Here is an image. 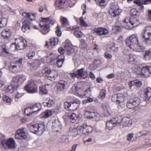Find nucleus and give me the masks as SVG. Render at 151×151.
Returning a JSON list of instances; mask_svg holds the SVG:
<instances>
[{"label":"nucleus","instance_id":"nucleus-51","mask_svg":"<svg viewBox=\"0 0 151 151\" xmlns=\"http://www.w3.org/2000/svg\"><path fill=\"white\" fill-rule=\"evenodd\" d=\"M57 29L56 30V34L58 37L61 36L62 32L60 30V27L59 26H57L56 27Z\"/></svg>","mask_w":151,"mask_h":151},{"label":"nucleus","instance_id":"nucleus-29","mask_svg":"<svg viewBox=\"0 0 151 151\" xmlns=\"http://www.w3.org/2000/svg\"><path fill=\"white\" fill-rule=\"evenodd\" d=\"M58 76L57 72L55 70H53L51 71L47 76V77L49 79L51 80V79L52 78L55 79Z\"/></svg>","mask_w":151,"mask_h":151},{"label":"nucleus","instance_id":"nucleus-21","mask_svg":"<svg viewBox=\"0 0 151 151\" xmlns=\"http://www.w3.org/2000/svg\"><path fill=\"white\" fill-rule=\"evenodd\" d=\"M45 106H46L48 107L53 106L54 104L53 98L52 97H48L46 98L45 102L43 103Z\"/></svg>","mask_w":151,"mask_h":151},{"label":"nucleus","instance_id":"nucleus-20","mask_svg":"<svg viewBox=\"0 0 151 151\" xmlns=\"http://www.w3.org/2000/svg\"><path fill=\"white\" fill-rule=\"evenodd\" d=\"M62 127V126L60 124L58 121H55L52 122V130L54 132H60Z\"/></svg>","mask_w":151,"mask_h":151},{"label":"nucleus","instance_id":"nucleus-40","mask_svg":"<svg viewBox=\"0 0 151 151\" xmlns=\"http://www.w3.org/2000/svg\"><path fill=\"white\" fill-rule=\"evenodd\" d=\"M144 58L145 60H149L151 58V48L150 49L148 50L145 52Z\"/></svg>","mask_w":151,"mask_h":151},{"label":"nucleus","instance_id":"nucleus-38","mask_svg":"<svg viewBox=\"0 0 151 151\" xmlns=\"http://www.w3.org/2000/svg\"><path fill=\"white\" fill-rule=\"evenodd\" d=\"M129 20L130 25L133 27H136L138 25L139 21L136 18L130 19Z\"/></svg>","mask_w":151,"mask_h":151},{"label":"nucleus","instance_id":"nucleus-16","mask_svg":"<svg viewBox=\"0 0 151 151\" xmlns=\"http://www.w3.org/2000/svg\"><path fill=\"white\" fill-rule=\"evenodd\" d=\"M24 128H23L17 130L15 135V137L16 139H22L27 138V136L24 130Z\"/></svg>","mask_w":151,"mask_h":151},{"label":"nucleus","instance_id":"nucleus-44","mask_svg":"<svg viewBox=\"0 0 151 151\" xmlns=\"http://www.w3.org/2000/svg\"><path fill=\"white\" fill-rule=\"evenodd\" d=\"M7 22V20L6 18H1L0 19V28L6 26Z\"/></svg>","mask_w":151,"mask_h":151},{"label":"nucleus","instance_id":"nucleus-37","mask_svg":"<svg viewBox=\"0 0 151 151\" xmlns=\"http://www.w3.org/2000/svg\"><path fill=\"white\" fill-rule=\"evenodd\" d=\"M52 115V111L49 110H46L41 114L42 116L45 118H47Z\"/></svg>","mask_w":151,"mask_h":151},{"label":"nucleus","instance_id":"nucleus-52","mask_svg":"<svg viewBox=\"0 0 151 151\" xmlns=\"http://www.w3.org/2000/svg\"><path fill=\"white\" fill-rule=\"evenodd\" d=\"M106 91L105 90H102L99 93V97L102 99L104 98L106 95Z\"/></svg>","mask_w":151,"mask_h":151},{"label":"nucleus","instance_id":"nucleus-46","mask_svg":"<svg viewBox=\"0 0 151 151\" xmlns=\"http://www.w3.org/2000/svg\"><path fill=\"white\" fill-rule=\"evenodd\" d=\"M50 40L51 41V45L52 47L57 45L58 43V41L57 38L54 37L52 39H51Z\"/></svg>","mask_w":151,"mask_h":151},{"label":"nucleus","instance_id":"nucleus-28","mask_svg":"<svg viewBox=\"0 0 151 151\" xmlns=\"http://www.w3.org/2000/svg\"><path fill=\"white\" fill-rule=\"evenodd\" d=\"M116 125L112 119L109 121H107L106 122V128L109 130L112 129Z\"/></svg>","mask_w":151,"mask_h":151},{"label":"nucleus","instance_id":"nucleus-53","mask_svg":"<svg viewBox=\"0 0 151 151\" xmlns=\"http://www.w3.org/2000/svg\"><path fill=\"white\" fill-rule=\"evenodd\" d=\"M42 144V140L40 139H38L34 142L33 144L34 145H36L37 146L40 147L41 146Z\"/></svg>","mask_w":151,"mask_h":151},{"label":"nucleus","instance_id":"nucleus-61","mask_svg":"<svg viewBox=\"0 0 151 151\" xmlns=\"http://www.w3.org/2000/svg\"><path fill=\"white\" fill-rule=\"evenodd\" d=\"M104 54V57L107 59H111L112 57V55L107 52H105Z\"/></svg>","mask_w":151,"mask_h":151},{"label":"nucleus","instance_id":"nucleus-10","mask_svg":"<svg viewBox=\"0 0 151 151\" xmlns=\"http://www.w3.org/2000/svg\"><path fill=\"white\" fill-rule=\"evenodd\" d=\"M110 9L109 10V16L111 18L115 17L120 14L119 9L117 5H115L114 3L110 4Z\"/></svg>","mask_w":151,"mask_h":151},{"label":"nucleus","instance_id":"nucleus-18","mask_svg":"<svg viewBox=\"0 0 151 151\" xmlns=\"http://www.w3.org/2000/svg\"><path fill=\"white\" fill-rule=\"evenodd\" d=\"M64 47L67 51V54L68 55H70L74 52V50L72 48V45L68 40L66 41Z\"/></svg>","mask_w":151,"mask_h":151},{"label":"nucleus","instance_id":"nucleus-14","mask_svg":"<svg viewBox=\"0 0 151 151\" xmlns=\"http://www.w3.org/2000/svg\"><path fill=\"white\" fill-rule=\"evenodd\" d=\"M60 21L61 24V26L62 28L68 30L70 29L69 22L66 18L61 16Z\"/></svg>","mask_w":151,"mask_h":151},{"label":"nucleus","instance_id":"nucleus-1","mask_svg":"<svg viewBox=\"0 0 151 151\" xmlns=\"http://www.w3.org/2000/svg\"><path fill=\"white\" fill-rule=\"evenodd\" d=\"M127 45L131 49L138 52H142V47L139 45L137 36L136 35H131L126 41Z\"/></svg>","mask_w":151,"mask_h":151},{"label":"nucleus","instance_id":"nucleus-58","mask_svg":"<svg viewBox=\"0 0 151 151\" xmlns=\"http://www.w3.org/2000/svg\"><path fill=\"white\" fill-rule=\"evenodd\" d=\"M70 76L72 78V80H70L71 82H73L74 81V78H75L77 76V74L76 73H70Z\"/></svg>","mask_w":151,"mask_h":151},{"label":"nucleus","instance_id":"nucleus-55","mask_svg":"<svg viewBox=\"0 0 151 151\" xmlns=\"http://www.w3.org/2000/svg\"><path fill=\"white\" fill-rule=\"evenodd\" d=\"M40 91L41 93L42 94H46L48 93V91L42 87H40Z\"/></svg>","mask_w":151,"mask_h":151},{"label":"nucleus","instance_id":"nucleus-54","mask_svg":"<svg viewBox=\"0 0 151 151\" xmlns=\"http://www.w3.org/2000/svg\"><path fill=\"white\" fill-rule=\"evenodd\" d=\"M108 0H98L100 5L101 6H104L107 4Z\"/></svg>","mask_w":151,"mask_h":151},{"label":"nucleus","instance_id":"nucleus-57","mask_svg":"<svg viewBox=\"0 0 151 151\" xmlns=\"http://www.w3.org/2000/svg\"><path fill=\"white\" fill-rule=\"evenodd\" d=\"M35 54V52L33 51H30L28 54V57L29 59H31L33 58Z\"/></svg>","mask_w":151,"mask_h":151},{"label":"nucleus","instance_id":"nucleus-8","mask_svg":"<svg viewBox=\"0 0 151 151\" xmlns=\"http://www.w3.org/2000/svg\"><path fill=\"white\" fill-rule=\"evenodd\" d=\"M22 59L20 58L15 63L12 64L9 66L10 70L14 73L17 72L22 66Z\"/></svg>","mask_w":151,"mask_h":151},{"label":"nucleus","instance_id":"nucleus-4","mask_svg":"<svg viewBox=\"0 0 151 151\" xmlns=\"http://www.w3.org/2000/svg\"><path fill=\"white\" fill-rule=\"evenodd\" d=\"M80 104L81 102L79 100L77 99L69 103L65 102L64 103V106L65 109L70 111H74L79 107Z\"/></svg>","mask_w":151,"mask_h":151},{"label":"nucleus","instance_id":"nucleus-25","mask_svg":"<svg viewBox=\"0 0 151 151\" xmlns=\"http://www.w3.org/2000/svg\"><path fill=\"white\" fill-rule=\"evenodd\" d=\"M28 109H35L36 110V111H35L36 112H37L38 111L41 110V105L40 103H36L32 106H30L29 107L27 108L24 111L25 113L26 110Z\"/></svg>","mask_w":151,"mask_h":151},{"label":"nucleus","instance_id":"nucleus-41","mask_svg":"<svg viewBox=\"0 0 151 151\" xmlns=\"http://www.w3.org/2000/svg\"><path fill=\"white\" fill-rule=\"evenodd\" d=\"M88 46V44L86 43L85 40L83 39H81L80 41V47L82 48L86 49Z\"/></svg>","mask_w":151,"mask_h":151},{"label":"nucleus","instance_id":"nucleus-39","mask_svg":"<svg viewBox=\"0 0 151 151\" xmlns=\"http://www.w3.org/2000/svg\"><path fill=\"white\" fill-rule=\"evenodd\" d=\"M74 86L75 90L76 91L80 92L82 91V85L81 83H78L76 84H75Z\"/></svg>","mask_w":151,"mask_h":151},{"label":"nucleus","instance_id":"nucleus-42","mask_svg":"<svg viewBox=\"0 0 151 151\" xmlns=\"http://www.w3.org/2000/svg\"><path fill=\"white\" fill-rule=\"evenodd\" d=\"M51 71L50 68L47 67L44 68L42 70V73L44 76L47 77Z\"/></svg>","mask_w":151,"mask_h":151},{"label":"nucleus","instance_id":"nucleus-47","mask_svg":"<svg viewBox=\"0 0 151 151\" xmlns=\"http://www.w3.org/2000/svg\"><path fill=\"white\" fill-rule=\"evenodd\" d=\"M131 13L132 15L133 16H139L140 14V13L138 11H137L135 9H133L131 10Z\"/></svg>","mask_w":151,"mask_h":151},{"label":"nucleus","instance_id":"nucleus-13","mask_svg":"<svg viewBox=\"0 0 151 151\" xmlns=\"http://www.w3.org/2000/svg\"><path fill=\"white\" fill-rule=\"evenodd\" d=\"M142 77H148L151 75V67L146 66L143 67L141 70L140 73Z\"/></svg>","mask_w":151,"mask_h":151},{"label":"nucleus","instance_id":"nucleus-17","mask_svg":"<svg viewBox=\"0 0 151 151\" xmlns=\"http://www.w3.org/2000/svg\"><path fill=\"white\" fill-rule=\"evenodd\" d=\"M12 33V31L10 29H7L2 31L1 36L6 41H8L10 39Z\"/></svg>","mask_w":151,"mask_h":151},{"label":"nucleus","instance_id":"nucleus-31","mask_svg":"<svg viewBox=\"0 0 151 151\" xmlns=\"http://www.w3.org/2000/svg\"><path fill=\"white\" fill-rule=\"evenodd\" d=\"M69 139L65 135L63 136L61 138L59 139L58 142L61 144L65 145L69 142Z\"/></svg>","mask_w":151,"mask_h":151},{"label":"nucleus","instance_id":"nucleus-56","mask_svg":"<svg viewBox=\"0 0 151 151\" xmlns=\"http://www.w3.org/2000/svg\"><path fill=\"white\" fill-rule=\"evenodd\" d=\"M80 21L81 24V26L84 27H86L88 26V24H86V22L83 18V17H81L80 18Z\"/></svg>","mask_w":151,"mask_h":151},{"label":"nucleus","instance_id":"nucleus-26","mask_svg":"<svg viewBox=\"0 0 151 151\" xmlns=\"http://www.w3.org/2000/svg\"><path fill=\"white\" fill-rule=\"evenodd\" d=\"M43 26H40L41 28H42L43 29L41 31L42 34H46L50 30V26L49 24H47L46 22H43Z\"/></svg>","mask_w":151,"mask_h":151},{"label":"nucleus","instance_id":"nucleus-50","mask_svg":"<svg viewBox=\"0 0 151 151\" xmlns=\"http://www.w3.org/2000/svg\"><path fill=\"white\" fill-rule=\"evenodd\" d=\"M74 35L77 37H81L83 35L81 32L79 31H75L74 32Z\"/></svg>","mask_w":151,"mask_h":151},{"label":"nucleus","instance_id":"nucleus-9","mask_svg":"<svg viewBox=\"0 0 151 151\" xmlns=\"http://www.w3.org/2000/svg\"><path fill=\"white\" fill-rule=\"evenodd\" d=\"M26 79L25 76L23 74L14 76L12 78L11 83L12 84L15 83L16 85H19H19L25 80Z\"/></svg>","mask_w":151,"mask_h":151},{"label":"nucleus","instance_id":"nucleus-24","mask_svg":"<svg viewBox=\"0 0 151 151\" xmlns=\"http://www.w3.org/2000/svg\"><path fill=\"white\" fill-rule=\"evenodd\" d=\"M56 64L59 68L61 67L64 61V56L63 55H59L56 59Z\"/></svg>","mask_w":151,"mask_h":151},{"label":"nucleus","instance_id":"nucleus-7","mask_svg":"<svg viewBox=\"0 0 151 151\" xmlns=\"http://www.w3.org/2000/svg\"><path fill=\"white\" fill-rule=\"evenodd\" d=\"M140 102V100L138 97L130 99L128 101L127 106L129 109H131L138 106Z\"/></svg>","mask_w":151,"mask_h":151},{"label":"nucleus","instance_id":"nucleus-12","mask_svg":"<svg viewBox=\"0 0 151 151\" xmlns=\"http://www.w3.org/2000/svg\"><path fill=\"white\" fill-rule=\"evenodd\" d=\"M15 41H17L18 42L16 43L15 42L16 46L18 50H20L24 49L27 46L26 40L24 39L21 38L19 39H16Z\"/></svg>","mask_w":151,"mask_h":151},{"label":"nucleus","instance_id":"nucleus-32","mask_svg":"<svg viewBox=\"0 0 151 151\" xmlns=\"http://www.w3.org/2000/svg\"><path fill=\"white\" fill-rule=\"evenodd\" d=\"M38 131L39 133L38 134L39 135L42 134L45 130V124L43 122H42L41 124H38Z\"/></svg>","mask_w":151,"mask_h":151},{"label":"nucleus","instance_id":"nucleus-6","mask_svg":"<svg viewBox=\"0 0 151 151\" xmlns=\"http://www.w3.org/2000/svg\"><path fill=\"white\" fill-rule=\"evenodd\" d=\"M1 137L2 139H1V143L4 148L14 149L16 147L15 141L13 138H10L6 140L4 139V136H2Z\"/></svg>","mask_w":151,"mask_h":151},{"label":"nucleus","instance_id":"nucleus-15","mask_svg":"<svg viewBox=\"0 0 151 151\" xmlns=\"http://www.w3.org/2000/svg\"><path fill=\"white\" fill-rule=\"evenodd\" d=\"M93 33H96L99 36L105 35L108 33L109 31L106 29L102 27L96 28L93 30Z\"/></svg>","mask_w":151,"mask_h":151},{"label":"nucleus","instance_id":"nucleus-27","mask_svg":"<svg viewBox=\"0 0 151 151\" xmlns=\"http://www.w3.org/2000/svg\"><path fill=\"white\" fill-rule=\"evenodd\" d=\"M144 96L146 101H148L151 97V88H147L145 89Z\"/></svg>","mask_w":151,"mask_h":151},{"label":"nucleus","instance_id":"nucleus-45","mask_svg":"<svg viewBox=\"0 0 151 151\" xmlns=\"http://www.w3.org/2000/svg\"><path fill=\"white\" fill-rule=\"evenodd\" d=\"M69 117L70 120V122L72 123H74L75 122L77 118L76 115L74 113H72L71 114L69 115Z\"/></svg>","mask_w":151,"mask_h":151},{"label":"nucleus","instance_id":"nucleus-35","mask_svg":"<svg viewBox=\"0 0 151 151\" xmlns=\"http://www.w3.org/2000/svg\"><path fill=\"white\" fill-rule=\"evenodd\" d=\"M130 124L129 119L127 117H124L123 118L121 125L123 127H126L127 126H129Z\"/></svg>","mask_w":151,"mask_h":151},{"label":"nucleus","instance_id":"nucleus-5","mask_svg":"<svg viewBox=\"0 0 151 151\" xmlns=\"http://www.w3.org/2000/svg\"><path fill=\"white\" fill-rule=\"evenodd\" d=\"M24 89L29 93H35L38 91L37 86L33 80L28 81L27 84L24 87Z\"/></svg>","mask_w":151,"mask_h":151},{"label":"nucleus","instance_id":"nucleus-11","mask_svg":"<svg viewBox=\"0 0 151 151\" xmlns=\"http://www.w3.org/2000/svg\"><path fill=\"white\" fill-rule=\"evenodd\" d=\"M142 35V37L144 39V41L146 43L151 40V26L146 27Z\"/></svg>","mask_w":151,"mask_h":151},{"label":"nucleus","instance_id":"nucleus-30","mask_svg":"<svg viewBox=\"0 0 151 151\" xmlns=\"http://www.w3.org/2000/svg\"><path fill=\"white\" fill-rule=\"evenodd\" d=\"M128 84H132L134 85L136 87H138L141 86L142 84V82L138 80H136L133 81H131L128 83Z\"/></svg>","mask_w":151,"mask_h":151},{"label":"nucleus","instance_id":"nucleus-19","mask_svg":"<svg viewBox=\"0 0 151 151\" xmlns=\"http://www.w3.org/2000/svg\"><path fill=\"white\" fill-rule=\"evenodd\" d=\"M67 83L64 80H62L59 81L58 84V90L62 92L65 91L67 89Z\"/></svg>","mask_w":151,"mask_h":151},{"label":"nucleus","instance_id":"nucleus-43","mask_svg":"<svg viewBox=\"0 0 151 151\" xmlns=\"http://www.w3.org/2000/svg\"><path fill=\"white\" fill-rule=\"evenodd\" d=\"M119 97L116 94L114 95L111 97V100L113 102L116 101L117 104H120L122 101L119 100Z\"/></svg>","mask_w":151,"mask_h":151},{"label":"nucleus","instance_id":"nucleus-62","mask_svg":"<svg viewBox=\"0 0 151 151\" xmlns=\"http://www.w3.org/2000/svg\"><path fill=\"white\" fill-rule=\"evenodd\" d=\"M99 115L96 113L94 112H91V118H94L95 117H98Z\"/></svg>","mask_w":151,"mask_h":151},{"label":"nucleus","instance_id":"nucleus-59","mask_svg":"<svg viewBox=\"0 0 151 151\" xmlns=\"http://www.w3.org/2000/svg\"><path fill=\"white\" fill-rule=\"evenodd\" d=\"M91 112L89 111H86L85 112V115L87 118L91 119Z\"/></svg>","mask_w":151,"mask_h":151},{"label":"nucleus","instance_id":"nucleus-33","mask_svg":"<svg viewBox=\"0 0 151 151\" xmlns=\"http://www.w3.org/2000/svg\"><path fill=\"white\" fill-rule=\"evenodd\" d=\"M112 119V120L114 122L116 125L117 124H120L121 125L123 118L121 116H119L115 118H113Z\"/></svg>","mask_w":151,"mask_h":151},{"label":"nucleus","instance_id":"nucleus-60","mask_svg":"<svg viewBox=\"0 0 151 151\" xmlns=\"http://www.w3.org/2000/svg\"><path fill=\"white\" fill-rule=\"evenodd\" d=\"M55 4L56 6L59 7L60 8H62L63 7V6H61L59 0H56L55 1Z\"/></svg>","mask_w":151,"mask_h":151},{"label":"nucleus","instance_id":"nucleus-49","mask_svg":"<svg viewBox=\"0 0 151 151\" xmlns=\"http://www.w3.org/2000/svg\"><path fill=\"white\" fill-rule=\"evenodd\" d=\"M3 100L7 103H10L12 101L11 99L8 96L6 95H4L2 97Z\"/></svg>","mask_w":151,"mask_h":151},{"label":"nucleus","instance_id":"nucleus-23","mask_svg":"<svg viewBox=\"0 0 151 151\" xmlns=\"http://www.w3.org/2000/svg\"><path fill=\"white\" fill-rule=\"evenodd\" d=\"M29 129L31 132L35 134H38L39 133L38 131V124H36L32 125H29L28 126Z\"/></svg>","mask_w":151,"mask_h":151},{"label":"nucleus","instance_id":"nucleus-2","mask_svg":"<svg viewBox=\"0 0 151 151\" xmlns=\"http://www.w3.org/2000/svg\"><path fill=\"white\" fill-rule=\"evenodd\" d=\"M23 16L25 17H27L28 18V20H25L23 22V25L22 27V30L25 32L26 29H29L32 26V22L29 21V20L32 21L35 19V14H29L28 13L24 12L22 14Z\"/></svg>","mask_w":151,"mask_h":151},{"label":"nucleus","instance_id":"nucleus-64","mask_svg":"<svg viewBox=\"0 0 151 151\" xmlns=\"http://www.w3.org/2000/svg\"><path fill=\"white\" fill-rule=\"evenodd\" d=\"M133 133L129 134L127 135V140L128 141H130L131 140L132 138L133 137Z\"/></svg>","mask_w":151,"mask_h":151},{"label":"nucleus","instance_id":"nucleus-36","mask_svg":"<svg viewBox=\"0 0 151 151\" xmlns=\"http://www.w3.org/2000/svg\"><path fill=\"white\" fill-rule=\"evenodd\" d=\"M19 87L18 85H16L15 86H13V84L11 85L8 86L7 88V90L10 93H12L15 90L17 89Z\"/></svg>","mask_w":151,"mask_h":151},{"label":"nucleus","instance_id":"nucleus-63","mask_svg":"<svg viewBox=\"0 0 151 151\" xmlns=\"http://www.w3.org/2000/svg\"><path fill=\"white\" fill-rule=\"evenodd\" d=\"M59 52L61 54H63L65 53V50L62 47H59L58 49Z\"/></svg>","mask_w":151,"mask_h":151},{"label":"nucleus","instance_id":"nucleus-34","mask_svg":"<svg viewBox=\"0 0 151 151\" xmlns=\"http://www.w3.org/2000/svg\"><path fill=\"white\" fill-rule=\"evenodd\" d=\"M84 70V68H82L77 70L76 72L77 76L78 75L81 77L85 78L86 77V76L85 74V72Z\"/></svg>","mask_w":151,"mask_h":151},{"label":"nucleus","instance_id":"nucleus-22","mask_svg":"<svg viewBox=\"0 0 151 151\" xmlns=\"http://www.w3.org/2000/svg\"><path fill=\"white\" fill-rule=\"evenodd\" d=\"M42 20L40 21L39 24L40 26L42 27L44 25L43 22H46L47 23L49 22L52 25H53L55 23V21L51 19L50 17L45 18H42Z\"/></svg>","mask_w":151,"mask_h":151},{"label":"nucleus","instance_id":"nucleus-48","mask_svg":"<svg viewBox=\"0 0 151 151\" xmlns=\"http://www.w3.org/2000/svg\"><path fill=\"white\" fill-rule=\"evenodd\" d=\"M129 22L126 21V20L124 21V25H125V28L127 29H131L133 27L132 25H130V20H128Z\"/></svg>","mask_w":151,"mask_h":151},{"label":"nucleus","instance_id":"nucleus-3","mask_svg":"<svg viewBox=\"0 0 151 151\" xmlns=\"http://www.w3.org/2000/svg\"><path fill=\"white\" fill-rule=\"evenodd\" d=\"M75 129L76 130V134L85 135L91 132L92 130V128L89 126L83 124L81 125H79L75 128Z\"/></svg>","mask_w":151,"mask_h":151}]
</instances>
